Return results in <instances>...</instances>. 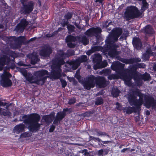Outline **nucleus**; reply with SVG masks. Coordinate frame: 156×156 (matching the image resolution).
I'll return each instance as SVG.
<instances>
[{
    "label": "nucleus",
    "instance_id": "1",
    "mask_svg": "<svg viewBox=\"0 0 156 156\" xmlns=\"http://www.w3.org/2000/svg\"><path fill=\"white\" fill-rule=\"evenodd\" d=\"M41 116L37 113H33L29 115H24L19 121H23V123L28 126L30 131L33 133L37 131L40 129L41 124L39 123Z\"/></svg>",
    "mask_w": 156,
    "mask_h": 156
},
{
    "label": "nucleus",
    "instance_id": "2",
    "mask_svg": "<svg viewBox=\"0 0 156 156\" xmlns=\"http://www.w3.org/2000/svg\"><path fill=\"white\" fill-rule=\"evenodd\" d=\"M146 95L142 94L140 90L137 89L132 91L128 98V100L131 105L137 106L140 109V106L144 102V98Z\"/></svg>",
    "mask_w": 156,
    "mask_h": 156
},
{
    "label": "nucleus",
    "instance_id": "3",
    "mask_svg": "<svg viewBox=\"0 0 156 156\" xmlns=\"http://www.w3.org/2000/svg\"><path fill=\"white\" fill-rule=\"evenodd\" d=\"M124 64L117 62L112 64V68L113 70L116 72L117 74L119 75L120 78L123 79L124 81L128 74L132 72L134 68L133 66H131L129 69H124Z\"/></svg>",
    "mask_w": 156,
    "mask_h": 156
},
{
    "label": "nucleus",
    "instance_id": "4",
    "mask_svg": "<svg viewBox=\"0 0 156 156\" xmlns=\"http://www.w3.org/2000/svg\"><path fill=\"white\" fill-rule=\"evenodd\" d=\"M48 71L45 69H41L34 72L32 78L31 83H35L37 85H43L47 79L49 77Z\"/></svg>",
    "mask_w": 156,
    "mask_h": 156
},
{
    "label": "nucleus",
    "instance_id": "5",
    "mask_svg": "<svg viewBox=\"0 0 156 156\" xmlns=\"http://www.w3.org/2000/svg\"><path fill=\"white\" fill-rule=\"evenodd\" d=\"M134 68V67L132 72L128 74L124 81L126 84L129 87L132 85L133 83L131 81V80L132 79L134 80L137 86H140L143 84L142 80L141 78L140 75H138L136 73H134L135 70Z\"/></svg>",
    "mask_w": 156,
    "mask_h": 156
},
{
    "label": "nucleus",
    "instance_id": "6",
    "mask_svg": "<svg viewBox=\"0 0 156 156\" xmlns=\"http://www.w3.org/2000/svg\"><path fill=\"white\" fill-rule=\"evenodd\" d=\"M142 15L137 7L131 5L127 6L124 13V17L127 20H129L139 17Z\"/></svg>",
    "mask_w": 156,
    "mask_h": 156
},
{
    "label": "nucleus",
    "instance_id": "7",
    "mask_svg": "<svg viewBox=\"0 0 156 156\" xmlns=\"http://www.w3.org/2000/svg\"><path fill=\"white\" fill-rule=\"evenodd\" d=\"M26 37L25 36H20L17 37H13L12 38V41L9 40L8 43L10 47L14 49H19L20 48L22 44L25 43Z\"/></svg>",
    "mask_w": 156,
    "mask_h": 156
},
{
    "label": "nucleus",
    "instance_id": "8",
    "mask_svg": "<svg viewBox=\"0 0 156 156\" xmlns=\"http://www.w3.org/2000/svg\"><path fill=\"white\" fill-rule=\"evenodd\" d=\"M28 0H20L22 5L21 12L24 14H28L31 12L34 9V3L31 1L27 2Z\"/></svg>",
    "mask_w": 156,
    "mask_h": 156
},
{
    "label": "nucleus",
    "instance_id": "9",
    "mask_svg": "<svg viewBox=\"0 0 156 156\" xmlns=\"http://www.w3.org/2000/svg\"><path fill=\"white\" fill-rule=\"evenodd\" d=\"M64 51L62 50H59L53 60L54 66L60 68L61 66L65 64L64 60L66 57L64 55Z\"/></svg>",
    "mask_w": 156,
    "mask_h": 156
},
{
    "label": "nucleus",
    "instance_id": "10",
    "mask_svg": "<svg viewBox=\"0 0 156 156\" xmlns=\"http://www.w3.org/2000/svg\"><path fill=\"white\" fill-rule=\"evenodd\" d=\"M95 76L93 75H91L88 77L83 83L84 88L87 90H90L91 88L94 87L95 86Z\"/></svg>",
    "mask_w": 156,
    "mask_h": 156
},
{
    "label": "nucleus",
    "instance_id": "11",
    "mask_svg": "<svg viewBox=\"0 0 156 156\" xmlns=\"http://www.w3.org/2000/svg\"><path fill=\"white\" fill-rule=\"evenodd\" d=\"M102 31L101 28L99 27H92L87 30L84 34L88 37L97 36L101 34Z\"/></svg>",
    "mask_w": 156,
    "mask_h": 156
},
{
    "label": "nucleus",
    "instance_id": "12",
    "mask_svg": "<svg viewBox=\"0 0 156 156\" xmlns=\"http://www.w3.org/2000/svg\"><path fill=\"white\" fill-rule=\"evenodd\" d=\"M51 48L49 45L43 46L39 51L40 56L44 58H48L52 52Z\"/></svg>",
    "mask_w": 156,
    "mask_h": 156
},
{
    "label": "nucleus",
    "instance_id": "13",
    "mask_svg": "<svg viewBox=\"0 0 156 156\" xmlns=\"http://www.w3.org/2000/svg\"><path fill=\"white\" fill-rule=\"evenodd\" d=\"M28 24V22L26 19L23 18L21 19L20 23L17 25L15 29V30L17 32L22 33Z\"/></svg>",
    "mask_w": 156,
    "mask_h": 156
},
{
    "label": "nucleus",
    "instance_id": "14",
    "mask_svg": "<svg viewBox=\"0 0 156 156\" xmlns=\"http://www.w3.org/2000/svg\"><path fill=\"white\" fill-rule=\"evenodd\" d=\"M116 58L118 60L126 64H131L141 61V59L139 58H133L128 59L122 58L119 56H118Z\"/></svg>",
    "mask_w": 156,
    "mask_h": 156
},
{
    "label": "nucleus",
    "instance_id": "15",
    "mask_svg": "<svg viewBox=\"0 0 156 156\" xmlns=\"http://www.w3.org/2000/svg\"><path fill=\"white\" fill-rule=\"evenodd\" d=\"M95 84L100 88H104L108 84V82L103 76H98L95 78Z\"/></svg>",
    "mask_w": 156,
    "mask_h": 156
},
{
    "label": "nucleus",
    "instance_id": "16",
    "mask_svg": "<svg viewBox=\"0 0 156 156\" xmlns=\"http://www.w3.org/2000/svg\"><path fill=\"white\" fill-rule=\"evenodd\" d=\"M52 70L51 72V77L54 79H59L61 76L62 70L60 68L55 66H52Z\"/></svg>",
    "mask_w": 156,
    "mask_h": 156
},
{
    "label": "nucleus",
    "instance_id": "17",
    "mask_svg": "<svg viewBox=\"0 0 156 156\" xmlns=\"http://www.w3.org/2000/svg\"><path fill=\"white\" fill-rule=\"evenodd\" d=\"M10 61V57L7 55H3L0 57V70H2L5 65H8Z\"/></svg>",
    "mask_w": 156,
    "mask_h": 156
},
{
    "label": "nucleus",
    "instance_id": "18",
    "mask_svg": "<svg viewBox=\"0 0 156 156\" xmlns=\"http://www.w3.org/2000/svg\"><path fill=\"white\" fill-rule=\"evenodd\" d=\"M155 100L151 96L145 95L144 96L145 105L147 108L152 107Z\"/></svg>",
    "mask_w": 156,
    "mask_h": 156
},
{
    "label": "nucleus",
    "instance_id": "19",
    "mask_svg": "<svg viewBox=\"0 0 156 156\" xmlns=\"http://www.w3.org/2000/svg\"><path fill=\"white\" fill-rule=\"evenodd\" d=\"M134 106L135 107L128 106L127 107L124 108L123 109L124 112H126L127 114H130L133 112L136 113L140 112V109L137 106Z\"/></svg>",
    "mask_w": 156,
    "mask_h": 156
},
{
    "label": "nucleus",
    "instance_id": "20",
    "mask_svg": "<svg viewBox=\"0 0 156 156\" xmlns=\"http://www.w3.org/2000/svg\"><path fill=\"white\" fill-rule=\"evenodd\" d=\"M102 58L100 54H98L95 55L94 58L93 59L94 62L96 63V65L94 66V69H97L100 68V64L102 61Z\"/></svg>",
    "mask_w": 156,
    "mask_h": 156
},
{
    "label": "nucleus",
    "instance_id": "21",
    "mask_svg": "<svg viewBox=\"0 0 156 156\" xmlns=\"http://www.w3.org/2000/svg\"><path fill=\"white\" fill-rule=\"evenodd\" d=\"M133 47L137 50H140L142 47V44L141 40L137 37H134L132 41Z\"/></svg>",
    "mask_w": 156,
    "mask_h": 156
},
{
    "label": "nucleus",
    "instance_id": "22",
    "mask_svg": "<svg viewBox=\"0 0 156 156\" xmlns=\"http://www.w3.org/2000/svg\"><path fill=\"white\" fill-rule=\"evenodd\" d=\"M26 128L25 125L23 123L18 124L14 127L13 131L17 134L21 133L25 131Z\"/></svg>",
    "mask_w": 156,
    "mask_h": 156
},
{
    "label": "nucleus",
    "instance_id": "23",
    "mask_svg": "<svg viewBox=\"0 0 156 156\" xmlns=\"http://www.w3.org/2000/svg\"><path fill=\"white\" fill-rule=\"evenodd\" d=\"M20 72L25 77L26 80L31 83L33 77V76L31 73H27V71L24 69H21Z\"/></svg>",
    "mask_w": 156,
    "mask_h": 156
},
{
    "label": "nucleus",
    "instance_id": "24",
    "mask_svg": "<svg viewBox=\"0 0 156 156\" xmlns=\"http://www.w3.org/2000/svg\"><path fill=\"white\" fill-rule=\"evenodd\" d=\"M1 85L4 87H7L11 86L12 82L10 79H6L2 77L0 81Z\"/></svg>",
    "mask_w": 156,
    "mask_h": 156
},
{
    "label": "nucleus",
    "instance_id": "25",
    "mask_svg": "<svg viewBox=\"0 0 156 156\" xmlns=\"http://www.w3.org/2000/svg\"><path fill=\"white\" fill-rule=\"evenodd\" d=\"M54 117V113H52L49 115L43 116L42 119L46 123H50L52 122Z\"/></svg>",
    "mask_w": 156,
    "mask_h": 156
},
{
    "label": "nucleus",
    "instance_id": "26",
    "mask_svg": "<svg viewBox=\"0 0 156 156\" xmlns=\"http://www.w3.org/2000/svg\"><path fill=\"white\" fill-rule=\"evenodd\" d=\"M144 32L146 34H153L154 33V30L150 25H147L145 26Z\"/></svg>",
    "mask_w": 156,
    "mask_h": 156
},
{
    "label": "nucleus",
    "instance_id": "27",
    "mask_svg": "<svg viewBox=\"0 0 156 156\" xmlns=\"http://www.w3.org/2000/svg\"><path fill=\"white\" fill-rule=\"evenodd\" d=\"M140 76L141 77V79L144 81L150 80L151 79L150 74L147 72H145L143 74H140Z\"/></svg>",
    "mask_w": 156,
    "mask_h": 156
},
{
    "label": "nucleus",
    "instance_id": "28",
    "mask_svg": "<svg viewBox=\"0 0 156 156\" xmlns=\"http://www.w3.org/2000/svg\"><path fill=\"white\" fill-rule=\"evenodd\" d=\"M118 54V51L114 46L111 47L108 52V54L111 56H115Z\"/></svg>",
    "mask_w": 156,
    "mask_h": 156
},
{
    "label": "nucleus",
    "instance_id": "29",
    "mask_svg": "<svg viewBox=\"0 0 156 156\" xmlns=\"http://www.w3.org/2000/svg\"><path fill=\"white\" fill-rule=\"evenodd\" d=\"M122 29L119 27L116 28L115 29L112 30V34L118 36H120L122 34Z\"/></svg>",
    "mask_w": 156,
    "mask_h": 156
},
{
    "label": "nucleus",
    "instance_id": "30",
    "mask_svg": "<svg viewBox=\"0 0 156 156\" xmlns=\"http://www.w3.org/2000/svg\"><path fill=\"white\" fill-rule=\"evenodd\" d=\"M76 40L77 39L76 37L72 35H68L67 36L66 39V42H75Z\"/></svg>",
    "mask_w": 156,
    "mask_h": 156
},
{
    "label": "nucleus",
    "instance_id": "31",
    "mask_svg": "<svg viewBox=\"0 0 156 156\" xmlns=\"http://www.w3.org/2000/svg\"><path fill=\"white\" fill-rule=\"evenodd\" d=\"M120 93V91L117 87L113 88L111 91L112 95L115 98L117 97Z\"/></svg>",
    "mask_w": 156,
    "mask_h": 156
},
{
    "label": "nucleus",
    "instance_id": "32",
    "mask_svg": "<svg viewBox=\"0 0 156 156\" xmlns=\"http://www.w3.org/2000/svg\"><path fill=\"white\" fill-rule=\"evenodd\" d=\"M80 64L81 63L86 62L87 60V55H83L76 59Z\"/></svg>",
    "mask_w": 156,
    "mask_h": 156
},
{
    "label": "nucleus",
    "instance_id": "33",
    "mask_svg": "<svg viewBox=\"0 0 156 156\" xmlns=\"http://www.w3.org/2000/svg\"><path fill=\"white\" fill-rule=\"evenodd\" d=\"M142 5L141 7V11L142 12H144L148 8L149 5L147 2V0L143 1L142 2Z\"/></svg>",
    "mask_w": 156,
    "mask_h": 156
},
{
    "label": "nucleus",
    "instance_id": "34",
    "mask_svg": "<svg viewBox=\"0 0 156 156\" xmlns=\"http://www.w3.org/2000/svg\"><path fill=\"white\" fill-rule=\"evenodd\" d=\"M64 55L66 57H66L68 58L74 55L75 51L73 50L69 49L67 50L66 53L64 52Z\"/></svg>",
    "mask_w": 156,
    "mask_h": 156
},
{
    "label": "nucleus",
    "instance_id": "35",
    "mask_svg": "<svg viewBox=\"0 0 156 156\" xmlns=\"http://www.w3.org/2000/svg\"><path fill=\"white\" fill-rule=\"evenodd\" d=\"M66 115L63 111H60L57 112L56 117L60 120H62Z\"/></svg>",
    "mask_w": 156,
    "mask_h": 156
},
{
    "label": "nucleus",
    "instance_id": "36",
    "mask_svg": "<svg viewBox=\"0 0 156 156\" xmlns=\"http://www.w3.org/2000/svg\"><path fill=\"white\" fill-rule=\"evenodd\" d=\"M133 66L134 67V69H135V70L134 71V73L136 72V70L138 68H145L146 67V65L143 63H137L136 65L134 66Z\"/></svg>",
    "mask_w": 156,
    "mask_h": 156
},
{
    "label": "nucleus",
    "instance_id": "37",
    "mask_svg": "<svg viewBox=\"0 0 156 156\" xmlns=\"http://www.w3.org/2000/svg\"><path fill=\"white\" fill-rule=\"evenodd\" d=\"M0 114L4 116H10L11 113L9 111H6L5 109L0 108Z\"/></svg>",
    "mask_w": 156,
    "mask_h": 156
},
{
    "label": "nucleus",
    "instance_id": "38",
    "mask_svg": "<svg viewBox=\"0 0 156 156\" xmlns=\"http://www.w3.org/2000/svg\"><path fill=\"white\" fill-rule=\"evenodd\" d=\"M6 54L8 55H9L10 57H11L13 58V59H14L15 58L17 57V55L15 52L11 50H8L6 51Z\"/></svg>",
    "mask_w": 156,
    "mask_h": 156
},
{
    "label": "nucleus",
    "instance_id": "39",
    "mask_svg": "<svg viewBox=\"0 0 156 156\" xmlns=\"http://www.w3.org/2000/svg\"><path fill=\"white\" fill-rule=\"evenodd\" d=\"M104 101L103 98L101 97H98L96 98L95 101V105H101L103 103Z\"/></svg>",
    "mask_w": 156,
    "mask_h": 156
},
{
    "label": "nucleus",
    "instance_id": "40",
    "mask_svg": "<svg viewBox=\"0 0 156 156\" xmlns=\"http://www.w3.org/2000/svg\"><path fill=\"white\" fill-rule=\"evenodd\" d=\"M67 28L69 34H71L75 31V28L73 25L69 24L67 27Z\"/></svg>",
    "mask_w": 156,
    "mask_h": 156
},
{
    "label": "nucleus",
    "instance_id": "41",
    "mask_svg": "<svg viewBox=\"0 0 156 156\" xmlns=\"http://www.w3.org/2000/svg\"><path fill=\"white\" fill-rule=\"evenodd\" d=\"M31 135L32 134L31 133L29 132H26L21 133L20 136V137L25 138L30 137Z\"/></svg>",
    "mask_w": 156,
    "mask_h": 156
},
{
    "label": "nucleus",
    "instance_id": "42",
    "mask_svg": "<svg viewBox=\"0 0 156 156\" xmlns=\"http://www.w3.org/2000/svg\"><path fill=\"white\" fill-rule=\"evenodd\" d=\"M120 76L119 75L115 74H112L108 76V79L111 80L112 79H119Z\"/></svg>",
    "mask_w": 156,
    "mask_h": 156
},
{
    "label": "nucleus",
    "instance_id": "43",
    "mask_svg": "<svg viewBox=\"0 0 156 156\" xmlns=\"http://www.w3.org/2000/svg\"><path fill=\"white\" fill-rule=\"evenodd\" d=\"M73 14V12H68L64 16V18L66 20H68L72 18Z\"/></svg>",
    "mask_w": 156,
    "mask_h": 156
},
{
    "label": "nucleus",
    "instance_id": "44",
    "mask_svg": "<svg viewBox=\"0 0 156 156\" xmlns=\"http://www.w3.org/2000/svg\"><path fill=\"white\" fill-rule=\"evenodd\" d=\"M80 64L77 61V60L76 59L75 60V62L74 63L73 66H72V68L73 70H76L77 69L78 67L80 65Z\"/></svg>",
    "mask_w": 156,
    "mask_h": 156
},
{
    "label": "nucleus",
    "instance_id": "45",
    "mask_svg": "<svg viewBox=\"0 0 156 156\" xmlns=\"http://www.w3.org/2000/svg\"><path fill=\"white\" fill-rule=\"evenodd\" d=\"M37 57L36 56L32 57L31 58V63L33 65L35 64L39 61Z\"/></svg>",
    "mask_w": 156,
    "mask_h": 156
},
{
    "label": "nucleus",
    "instance_id": "46",
    "mask_svg": "<svg viewBox=\"0 0 156 156\" xmlns=\"http://www.w3.org/2000/svg\"><path fill=\"white\" fill-rule=\"evenodd\" d=\"M81 41L83 44L85 45H87L89 43V40L86 36L82 37Z\"/></svg>",
    "mask_w": 156,
    "mask_h": 156
},
{
    "label": "nucleus",
    "instance_id": "47",
    "mask_svg": "<svg viewBox=\"0 0 156 156\" xmlns=\"http://www.w3.org/2000/svg\"><path fill=\"white\" fill-rule=\"evenodd\" d=\"M97 136H106L108 137H110V136L108 135L105 132H102V131H97Z\"/></svg>",
    "mask_w": 156,
    "mask_h": 156
},
{
    "label": "nucleus",
    "instance_id": "48",
    "mask_svg": "<svg viewBox=\"0 0 156 156\" xmlns=\"http://www.w3.org/2000/svg\"><path fill=\"white\" fill-rule=\"evenodd\" d=\"M112 39V38L110 34L109 35V36L108 37V38L105 40V43L107 45V48H108V46L110 45L111 44Z\"/></svg>",
    "mask_w": 156,
    "mask_h": 156
},
{
    "label": "nucleus",
    "instance_id": "49",
    "mask_svg": "<svg viewBox=\"0 0 156 156\" xmlns=\"http://www.w3.org/2000/svg\"><path fill=\"white\" fill-rule=\"evenodd\" d=\"M62 111L63 113L65 114H66V113L67 114H69L72 112V110L71 108H64Z\"/></svg>",
    "mask_w": 156,
    "mask_h": 156
},
{
    "label": "nucleus",
    "instance_id": "50",
    "mask_svg": "<svg viewBox=\"0 0 156 156\" xmlns=\"http://www.w3.org/2000/svg\"><path fill=\"white\" fill-rule=\"evenodd\" d=\"M93 112L92 111H88L87 112L83 114H82V115H83V117H90V116L92 114H93Z\"/></svg>",
    "mask_w": 156,
    "mask_h": 156
},
{
    "label": "nucleus",
    "instance_id": "51",
    "mask_svg": "<svg viewBox=\"0 0 156 156\" xmlns=\"http://www.w3.org/2000/svg\"><path fill=\"white\" fill-rule=\"evenodd\" d=\"M2 77L5 78V79H9V78L12 77V75L9 73L7 72L5 73Z\"/></svg>",
    "mask_w": 156,
    "mask_h": 156
},
{
    "label": "nucleus",
    "instance_id": "52",
    "mask_svg": "<svg viewBox=\"0 0 156 156\" xmlns=\"http://www.w3.org/2000/svg\"><path fill=\"white\" fill-rule=\"evenodd\" d=\"M62 88H65L67 85V82L64 79L61 78L60 79Z\"/></svg>",
    "mask_w": 156,
    "mask_h": 156
},
{
    "label": "nucleus",
    "instance_id": "53",
    "mask_svg": "<svg viewBox=\"0 0 156 156\" xmlns=\"http://www.w3.org/2000/svg\"><path fill=\"white\" fill-rule=\"evenodd\" d=\"M109 20H106L105 21L102 23L103 28H107L109 26V25H108V23Z\"/></svg>",
    "mask_w": 156,
    "mask_h": 156
},
{
    "label": "nucleus",
    "instance_id": "54",
    "mask_svg": "<svg viewBox=\"0 0 156 156\" xmlns=\"http://www.w3.org/2000/svg\"><path fill=\"white\" fill-rule=\"evenodd\" d=\"M76 99L75 98H71L68 101V104L70 105H73L76 102Z\"/></svg>",
    "mask_w": 156,
    "mask_h": 156
},
{
    "label": "nucleus",
    "instance_id": "55",
    "mask_svg": "<svg viewBox=\"0 0 156 156\" xmlns=\"http://www.w3.org/2000/svg\"><path fill=\"white\" fill-rule=\"evenodd\" d=\"M82 153L84 155V156H94L93 155H90V154L88 152V151L86 149H84L82 151Z\"/></svg>",
    "mask_w": 156,
    "mask_h": 156
},
{
    "label": "nucleus",
    "instance_id": "56",
    "mask_svg": "<svg viewBox=\"0 0 156 156\" xmlns=\"http://www.w3.org/2000/svg\"><path fill=\"white\" fill-rule=\"evenodd\" d=\"M68 20H64L62 21V25L63 27H65L66 26H67V27L69 24Z\"/></svg>",
    "mask_w": 156,
    "mask_h": 156
},
{
    "label": "nucleus",
    "instance_id": "57",
    "mask_svg": "<svg viewBox=\"0 0 156 156\" xmlns=\"http://www.w3.org/2000/svg\"><path fill=\"white\" fill-rule=\"evenodd\" d=\"M67 43V45L68 46L71 48H73L75 47L76 44L72 43L71 42H68Z\"/></svg>",
    "mask_w": 156,
    "mask_h": 156
},
{
    "label": "nucleus",
    "instance_id": "58",
    "mask_svg": "<svg viewBox=\"0 0 156 156\" xmlns=\"http://www.w3.org/2000/svg\"><path fill=\"white\" fill-rule=\"evenodd\" d=\"M37 39V37H34L31 38L29 40L25 42L26 44H28L30 42L35 41Z\"/></svg>",
    "mask_w": 156,
    "mask_h": 156
},
{
    "label": "nucleus",
    "instance_id": "59",
    "mask_svg": "<svg viewBox=\"0 0 156 156\" xmlns=\"http://www.w3.org/2000/svg\"><path fill=\"white\" fill-rule=\"evenodd\" d=\"M143 59L146 60H149L150 56L147 54L146 53H144L143 55Z\"/></svg>",
    "mask_w": 156,
    "mask_h": 156
},
{
    "label": "nucleus",
    "instance_id": "60",
    "mask_svg": "<svg viewBox=\"0 0 156 156\" xmlns=\"http://www.w3.org/2000/svg\"><path fill=\"white\" fill-rule=\"evenodd\" d=\"M110 35L112 38V39H113L115 41H116L118 40V38L119 37L112 34H111Z\"/></svg>",
    "mask_w": 156,
    "mask_h": 156
},
{
    "label": "nucleus",
    "instance_id": "61",
    "mask_svg": "<svg viewBox=\"0 0 156 156\" xmlns=\"http://www.w3.org/2000/svg\"><path fill=\"white\" fill-rule=\"evenodd\" d=\"M97 36H96V41L94 43V45L98 44L101 42V39Z\"/></svg>",
    "mask_w": 156,
    "mask_h": 156
},
{
    "label": "nucleus",
    "instance_id": "62",
    "mask_svg": "<svg viewBox=\"0 0 156 156\" xmlns=\"http://www.w3.org/2000/svg\"><path fill=\"white\" fill-rule=\"evenodd\" d=\"M116 105L117 106H116L117 109L119 110H121L122 108V105H120V104L118 102H117L116 103Z\"/></svg>",
    "mask_w": 156,
    "mask_h": 156
},
{
    "label": "nucleus",
    "instance_id": "63",
    "mask_svg": "<svg viewBox=\"0 0 156 156\" xmlns=\"http://www.w3.org/2000/svg\"><path fill=\"white\" fill-rule=\"evenodd\" d=\"M111 141H101V145L104 146V144H108L109 143H111Z\"/></svg>",
    "mask_w": 156,
    "mask_h": 156
},
{
    "label": "nucleus",
    "instance_id": "64",
    "mask_svg": "<svg viewBox=\"0 0 156 156\" xmlns=\"http://www.w3.org/2000/svg\"><path fill=\"white\" fill-rule=\"evenodd\" d=\"M55 129V126L52 124L50 128L49 129V131L50 132H53Z\"/></svg>",
    "mask_w": 156,
    "mask_h": 156
}]
</instances>
